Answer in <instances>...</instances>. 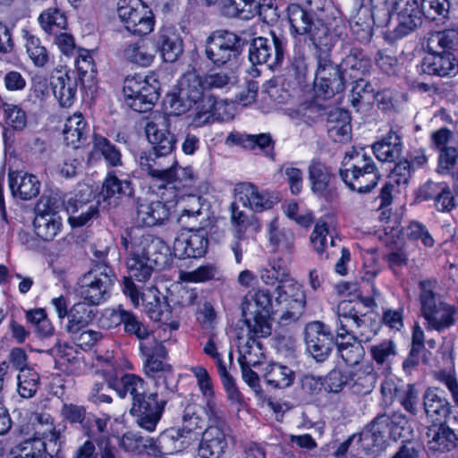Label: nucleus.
<instances>
[{
	"instance_id": "24",
	"label": "nucleus",
	"mask_w": 458,
	"mask_h": 458,
	"mask_svg": "<svg viewBox=\"0 0 458 458\" xmlns=\"http://www.w3.org/2000/svg\"><path fill=\"white\" fill-rule=\"evenodd\" d=\"M234 191L239 201L254 212L259 213L270 209L278 203L276 196L266 191H259L256 185L250 182L239 183Z\"/></svg>"
},
{
	"instance_id": "50",
	"label": "nucleus",
	"mask_w": 458,
	"mask_h": 458,
	"mask_svg": "<svg viewBox=\"0 0 458 458\" xmlns=\"http://www.w3.org/2000/svg\"><path fill=\"white\" fill-rule=\"evenodd\" d=\"M263 376L272 387L285 388L293 383L295 373L287 366L273 362L265 367Z\"/></svg>"
},
{
	"instance_id": "49",
	"label": "nucleus",
	"mask_w": 458,
	"mask_h": 458,
	"mask_svg": "<svg viewBox=\"0 0 458 458\" xmlns=\"http://www.w3.org/2000/svg\"><path fill=\"white\" fill-rule=\"evenodd\" d=\"M261 6L256 0H224L222 12L229 18L250 20L260 13Z\"/></svg>"
},
{
	"instance_id": "15",
	"label": "nucleus",
	"mask_w": 458,
	"mask_h": 458,
	"mask_svg": "<svg viewBox=\"0 0 458 458\" xmlns=\"http://www.w3.org/2000/svg\"><path fill=\"white\" fill-rule=\"evenodd\" d=\"M117 13L124 28L133 35H148L154 29V14L141 0H119Z\"/></svg>"
},
{
	"instance_id": "22",
	"label": "nucleus",
	"mask_w": 458,
	"mask_h": 458,
	"mask_svg": "<svg viewBox=\"0 0 458 458\" xmlns=\"http://www.w3.org/2000/svg\"><path fill=\"white\" fill-rule=\"evenodd\" d=\"M170 115L169 114H159L148 122L145 132L148 142L152 146L149 149L150 151L174 155L173 151L175 148L176 138L168 130Z\"/></svg>"
},
{
	"instance_id": "62",
	"label": "nucleus",
	"mask_w": 458,
	"mask_h": 458,
	"mask_svg": "<svg viewBox=\"0 0 458 458\" xmlns=\"http://www.w3.org/2000/svg\"><path fill=\"white\" fill-rule=\"evenodd\" d=\"M34 417L38 427L45 428L42 431L38 429L35 437H40L54 446L60 445L61 434L54 426L53 417L46 411L36 412Z\"/></svg>"
},
{
	"instance_id": "57",
	"label": "nucleus",
	"mask_w": 458,
	"mask_h": 458,
	"mask_svg": "<svg viewBox=\"0 0 458 458\" xmlns=\"http://www.w3.org/2000/svg\"><path fill=\"white\" fill-rule=\"evenodd\" d=\"M197 380V385L203 397L206 399L205 413L212 407L214 410H220L215 401V392L211 377L208 370L202 366H196L191 369Z\"/></svg>"
},
{
	"instance_id": "9",
	"label": "nucleus",
	"mask_w": 458,
	"mask_h": 458,
	"mask_svg": "<svg viewBox=\"0 0 458 458\" xmlns=\"http://www.w3.org/2000/svg\"><path fill=\"white\" fill-rule=\"evenodd\" d=\"M160 89L158 76L153 72L128 76L123 84L125 102L135 112H148L159 98Z\"/></svg>"
},
{
	"instance_id": "61",
	"label": "nucleus",
	"mask_w": 458,
	"mask_h": 458,
	"mask_svg": "<svg viewBox=\"0 0 458 458\" xmlns=\"http://www.w3.org/2000/svg\"><path fill=\"white\" fill-rule=\"evenodd\" d=\"M40 386V376L35 369L23 370L17 375V393L21 398L34 397Z\"/></svg>"
},
{
	"instance_id": "34",
	"label": "nucleus",
	"mask_w": 458,
	"mask_h": 458,
	"mask_svg": "<svg viewBox=\"0 0 458 458\" xmlns=\"http://www.w3.org/2000/svg\"><path fill=\"white\" fill-rule=\"evenodd\" d=\"M136 222L141 226L162 225L169 217V208L165 202L138 199Z\"/></svg>"
},
{
	"instance_id": "28",
	"label": "nucleus",
	"mask_w": 458,
	"mask_h": 458,
	"mask_svg": "<svg viewBox=\"0 0 458 458\" xmlns=\"http://www.w3.org/2000/svg\"><path fill=\"white\" fill-rule=\"evenodd\" d=\"M348 388L357 395L370 394L377 383L373 364L367 362L348 369Z\"/></svg>"
},
{
	"instance_id": "54",
	"label": "nucleus",
	"mask_w": 458,
	"mask_h": 458,
	"mask_svg": "<svg viewBox=\"0 0 458 458\" xmlns=\"http://www.w3.org/2000/svg\"><path fill=\"white\" fill-rule=\"evenodd\" d=\"M200 408L197 404H188L182 415V427L178 428L183 436L190 437L191 443L198 439V430L202 428L204 421L199 414Z\"/></svg>"
},
{
	"instance_id": "39",
	"label": "nucleus",
	"mask_w": 458,
	"mask_h": 458,
	"mask_svg": "<svg viewBox=\"0 0 458 458\" xmlns=\"http://www.w3.org/2000/svg\"><path fill=\"white\" fill-rule=\"evenodd\" d=\"M9 187L14 197L28 200L37 197L40 190V182L34 174L23 171L9 173Z\"/></svg>"
},
{
	"instance_id": "64",
	"label": "nucleus",
	"mask_w": 458,
	"mask_h": 458,
	"mask_svg": "<svg viewBox=\"0 0 458 458\" xmlns=\"http://www.w3.org/2000/svg\"><path fill=\"white\" fill-rule=\"evenodd\" d=\"M0 109L3 110L6 124L13 130L21 131L26 127L27 114L20 106L7 103L0 96Z\"/></svg>"
},
{
	"instance_id": "35",
	"label": "nucleus",
	"mask_w": 458,
	"mask_h": 458,
	"mask_svg": "<svg viewBox=\"0 0 458 458\" xmlns=\"http://www.w3.org/2000/svg\"><path fill=\"white\" fill-rule=\"evenodd\" d=\"M133 191L131 180L123 178V174L118 175L115 171H110L104 180L101 195L108 204L116 205L119 199L131 197Z\"/></svg>"
},
{
	"instance_id": "44",
	"label": "nucleus",
	"mask_w": 458,
	"mask_h": 458,
	"mask_svg": "<svg viewBox=\"0 0 458 458\" xmlns=\"http://www.w3.org/2000/svg\"><path fill=\"white\" fill-rule=\"evenodd\" d=\"M374 155L382 162H392L397 159L402 151V135L391 129L379 141L372 145Z\"/></svg>"
},
{
	"instance_id": "14",
	"label": "nucleus",
	"mask_w": 458,
	"mask_h": 458,
	"mask_svg": "<svg viewBox=\"0 0 458 458\" xmlns=\"http://www.w3.org/2000/svg\"><path fill=\"white\" fill-rule=\"evenodd\" d=\"M317 63L314 82L317 97L327 99L343 92L347 80L340 64H335L330 60L329 54H318Z\"/></svg>"
},
{
	"instance_id": "21",
	"label": "nucleus",
	"mask_w": 458,
	"mask_h": 458,
	"mask_svg": "<svg viewBox=\"0 0 458 458\" xmlns=\"http://www.w3.org/2000/svg\"><path fill=\"white\" fill-rule=\"evenodd\" d=\"M187 232L181 233L174 242V256L179 259H197L202 257L208 250V233L203 226L199 225H195L191 229L190 226Z\"/></svg>"
},
{
	"instance_id": "2",
	"label": "nucleus",
	"mask_w": 458,
	"mask_h": 458,
	"mask_svg": "<svg viewBox=\"0 0 458 458\" xmlns=\"http://www.w3.org/2000/svg\"><path fill=\"white\" fill-rule=\"evenodd\" d=\"M374 304L372 298H364L359 301L344 300L337 305L335 345L339 356L349 366H358L364 355L361 343L370 342L377 335L366 324L362 310Z\"/></svg>"
},
{
	"instance_id": "6",
	"label": "nucleus",
	"mask_w": 458,
	"mask_h": 458,
	"mask_svg": "<svg viewBox=\"0 0 458 458\" xmlns=\"http://www.w3.org/2000/svg\"><path fill=\"white\" fill-rule=\"evenodd\" d=\"M413 436L414 429L408 418L401 411H394L377 415L360 434L358 441L369 454L385 449L389 438L405 442Z\"/></svg>"
},
{
	"instance_id": "8",
	"label": "nucleus",
	"mask_w": 458,
	"mask_h": 458,
	"mask_svg": "<svg viewBox=\"0 0 458 458\" xmlns=\"http://www.w3.org/2000/svg\"><path fill=\"white\" fill-rule=\"evenodd\" d=\"M420 314L425 319L428 330L443 332L455 324L456 309L444 301L437 292L438 284L435 279L420 282Z\"/></svg>"
},
{
	"instance_id": "55",
	"label": "nucleus",
	"mask_w": 458,
	"mask_h": 458,
	"mask_svg": "<svg viewBox=\"0 0 458 458\" xmlns=\"http://www.w3.org/2000/svg\"><path fill=\"white\" fill-rule=\"evenodd\" d=\"M423 16L431 21L445 24L450 20L449 0H420Z\"/></svg>"
},
{
	"instance_id": "11",
	"label": "nucleus",
	"mask_w": 458,
	"mask_h": 458,
	"mask_svg": "<svg viewBox=\"0 0 458 458\" xmlns=\"http://www.w3.org/2000/svg\"><path fill=\"white\" fill-rule=\"evenodd\" d=\"M244 40L236 33L225 30L213 31L206 39L205 56L216 67L231 65L242 52Z\"/></svg>"
},
{
	"instance_id": "13",
	"label": "nucleus",
	"mask_w": 458,
	"mask_h": 458,
	"mask_svg": "<svg viewBox=\"0 0 458 458\" xmlns=\"http://www.w3.org/2000/svg\"><path fill=\"white\" fill-rule=\"evenodd\" d=\"M142 355L146 358L144 371L147 376L156 379V384L169 393H173L175 387L174 376L169 364L163 361L166 356V350L163 344L155 338L151 343H143L140 345Z\"/></svg>"
},
{
	"instance_id": "48",
	"label": "nucleus",
	"mask_w": 458,
	"mask_h": 458,
	"mask_svg": "<svg viewBox=\"0 0 458 458\" xmlns=\"http://www.w3.org/2000/svg\"><path fill=\"white\" fill-rule=\"evenodd\" d=\"M110 423V416L103 415L97 417L93 413H89L83 429L87 435L93 439L99 449V444L104 442L107 444L111 453L114 454V448L110 444L108 425Z\"/></svg>"
},
{
	"instance_id": "27",
	"label": "nucleus",
	"mask_w": 458,
	"mask_h": 458,
	"mask_svg": "<svg viewBox=\"0 0 458 458\" xmlns=\"http://www.w3.org/2000/svg\"><path fill=\"white\" fill-rule=\"evenodd\" d=\"M122 291L128 297L133 307L137 308L140 302L145 307L146 312L151 317L158 312L160 307L159 291L156 287H149L141 293L131 278H123Z\"/></svg>"
},
{
	"instance_id": "26",
	"label": "nucleus",
	"mask_w": 458,
	"mask_h": 458,
	"mask_svg": "<svg viewBox=\"0 0 458 458\" xmlns=\"http://www.w3.org/2000/svg\"><path fill=\"white\" fill-rule=\"evenodd\" d=\"M420 71L439 77L454 76L458 73V59L453 53L428 50L421 62Z\"/></svg>"
},
{
	"instance_id": "46",
	"label": "nucleus",
	"mask_w": 458,
	"mask_h": 458,
	"mask_svg": "<svg viewBox=\"0 0 458 458\" xmlns=\"http://www.w3.org/2000/svg\"><path fill=\"white\" fill-rule=\"evenodd\" d=\"M88 133L89 127L81 113H74L66 119L63 134L68 146L78 148L86 140Z\"/></svg>"
},
{
	"instance_id": "59",
	"label": "nucleus",
	"mask_w": 458,
	"mask_h": 458,
	"mask_svg": "<svg viewBox=\"0 0 458 458\" xmlns=\"http://www.w3.org/2000/svg\"><path fill=\"white\" fill-rule=\"evenodd\" d=\"M428 48L430 51L453 53L458 50V30H445L437 32L429 38Z\"/></svg>"
},
{
	"instance_id": "7",
	"label": "nucleus",
	"mask_w": 458,
	"mask_h": 458,
	"mask_svg": "<svg viewBox=\"0 0 458 458\" xmlns=\"http://www.w3.org/2000/svg\"><path fill=\"white\" fill-rule=\"evenodd\" d=\"M339 175L351 191L358 193L370 192L381 177L372 157L367 155L363 149L354 148L345 153Z\"/></svg>"
},
{
	"instance_id": "5",
	"label": "nucleus",
	"mask_w": 458,
	"mask_h": 458,
	"mask_svg": "<svg viewBox=\"0 0 458 458\" xmlns=\"http://www.w3.org/2000/svg\"><path fill=\"white\" fill-rule=\"evenodd\" d=\"M115 389L122 398L131 396V412L138 417V425L148 432L154 431L166 402L159 400L157 393L146 395V383L135 374H124L117 382Z\"/></svg>"
},
{
	"instance_id": "43",
	"label": "nucleus",
	"mask_w": 458,
	"mask_h": 458,
	"mask_svg": "<svg viewBox=\"0 0 458 458\" xmlns=\"http://www.w3.org/2000/svg\"><path fill=\"white\" fill-rule=\"evenodd\" d=\"M327 130L335 142H345L351 139V117L348 111L335 108L327 114Z\"/></svg>"
},
{
	"instance_id": "3",
	"label": "nucleus",
	"mask_w": 458,
	"mask_h": 458,
	"mask_svg": "<svg viewBox=\"0 0 458 458\" xmlns=\"http://www.w3.org/2000/svg\"><path fill=\"white\" fill-rule=\"evenodd\" d=\"M122 245L127 250L126 267L128 276L139 282L148 281L155 267L162 268L168 263L169 246L160 238L148 233H143L135 229L122 236Z\"/></svg>"
},
{
	"instance_id": "17",
	"label": "nucleus",
	"mask_w": 458,
	"mask_h": 458,
	"mask_svg": "<svg viewBox=\"0 0 458 458\" xmlns=\"http://www.w3.org/2000/svg\"><path fill=\"white\" fill-rule=\"evenodd\" d=\"M378 5L375 0H354L349 23L359 41H370L374 25L386 26L379 22L378 15L381 8Z\"/></svg>"
},
{
	"instance_id": "20",
	"label": "nucleus",
	"mask_w": 458,
	"mask_h": 458,
	"mask_svg": "<svg viewBox=\"0 0 458 458\" xmlns=\"http://www.w3.org/2000/svg\"><path fill=\"white\" fill-rule=\"evenodd\" d=\"M304 342L307 352L318 362L326 360L335 345V339L329 327L320 321L306 325Z\"/></svg>"
},
{
	"instance_id": "56",
	"label": "nucleus",
	"mask_w": 458,
	"mask_h": 458,
	"mask_svg": "<svg viewBox=\"0 0 458 458\" xmlns=\"http://www.w3.org/2000/svg\"><path fill=\"white\" fill-rule=\"evenodd\" d=\"M94 154H100L110 166H120L123 164L120 150L106 137L96 133L93 135L91 156Z\"/></svg>"
},
{
	"instance_id": "23",
	"label": "nucleus",
	"mask_w": 458,
	"mask_h": 458,
	"mask_svg": "<svg viewBox=\"0 0 458 458\" xmlns=\"http://www.w3.org/2000/svg\"><path fill=\"white\" fill-rule=\"evenodd\" d=\"M191 444L190 437L183 436L178 428H170L161 433L157 440L147 439L144 446L149 455L165 457L177 454Z\"/></svg>"
},
{
	"instance_id": "33",
	"label": "nucleus",
	"mask_w": 458,
	"mask_h": 458,
	"mask_svg": "<svg viewBox=\"0 0 458 458\" xmlns=\"http://www.w3.org/2000/svg\"><path fill=\"white\" fill-rule=\"evenodd\" d=\"M425 413L432 423L445 422L451 413V404L445 392L439 388H428L423 396Z\"/></svg>"
},
{
	"instance_id": "1",
	"label": "nucleus",
	"mask_w": 458,
	"mask_h": 458,
	"mask_svg": "<svg viewBox=\"0 0 458 458\" xmlns=\"http://www.w3.org/2000/svg\"><path fill=\"white\" fill-rule=\"evenodd\" d=\"M273 300L269 290L258 288L250 291L242 303V314L248 327V337L265 338L271 335L270 319H276L281 326L297 322L306 307V295L301 284L294 279L280 281Z\"/></svg>"
},
{
	"instance_id": "25",
	"label": "nucleus",
	"mask_w": 458,
	"mask_h": 458,
	"mask_svg": "<svg viewBox=\"0 0 458 458\" xmlns=\"http://www.w3.org/2000/svg\"><path fill=\"white\" fill-rule=\"evenodd\" d=\"M340 23L341 21L337 19L325 22L322 19L317 18L310 28V32H307L305 36L317 49L320 50L319 54H329L342 33Z\"/></svg>"
},
{
	"instance_id": "12",
	"label": "nucleus",
	"mask_w": 458,
	"mask_h": 458,
	"mask_svg": "<svg viewBox=\"0 0 458 458\" xmlns=\"http://www.w3.org/2000/svg\"><path fill=\"white\" fill-rule=\"evenodd\" d=\"M116 280L113 268L99 262L80 279L78 293L91 305H99L111 296V291Z\"/></svg>"
},
{
	"instance_id": "52",
	"label": "nucleus",
	"mask_w": 458,
	"mask_h": 458,
	"mask_svg": "<svg viewBox=\"0 0 458 458\" xmlns=\"http://www.w3.org/2000/svg\"><path fill=\"white\" fill-rule=\"evenodd\" d=\"M89 302L79 301L69 310L66 331H74L77 328H84L94 318L96 310Z\"/></svg>"
},
{
	"instance_id": "51",
	"label": "nucleus",
	"mask_w": 458,
	"mask_h": 458,
	"mask_svg": "<svg viewBox=\"0 0 458 458\" xmlns=\"http://www.w3.org/2000/svg\"><path fill=\"white\" fill-rule=\"evenodd\" d=\"M369 352L378 369H382L384 372H390L392 362L397 354L396 345L392 339H385L378 344L371 345Z\"/></svg>"
},
{
	"instance_id": "63",
	"label": "nucleus",
	"mask_w": 458,
	"mask_h": 458,
	"mask_svg": "<svg viewBox=\"0 0 458 458\" xmlns=\"http://www.w3.org/2000/svg\"><path fill=\"white\" fill-rule=\"evenodd\" d=\"M123 332L130 335L135 336L140 341V345L143 343H151V331L148 327L132 311L129 310L123 324Z\"/></svg>"
},
{
	"instance_id": "60",
	"label": "nucleus",
	"mask_w": 458,
	"mask_h": 458,
	"mask_svg": "<svg viewBox=\"0 0 458 458\" xmlns=\"http://www.w3.org/2000/svg\"><path fill=\"white\" fill-rule=\"evenodd\" d=\"M38 21L42 29L48 34H55L67 29V18L60 9L48 8L41 13Z\"/></svg>"
},
{
	"instance_id": "31",
	"label": "nucleus",
	"mask_w": 458,
	"mask_h": 458,
	"mask_svg": "<svg viewBox=\"0 0 458 458\" xmlns=\"http://www.w3.org/2000/svg\"><path fill=\"white\" fill-rule=\"evenodd\" d=\"M61 445L47 449V442L38 437L26 439L14 445L8 458H58Z\"/></svg>"
},
{
	"instance_id": "36",
	"label": "nucleus",
	"mask_w": 458,
	"mask_h": 458,
	"mask_svg": "<svg viewBox=\"0 0 458 458\" xmlns=\"http://www.w3.org/2000/svg\"><path fill=\"white\" fill-rule=\"evenodd\" d=\"M156 47L150 38H142L124 44L123 57L129 63L141 67L152 64L156 58Z\"/></svg>"
},
{
	"instance_id": "42",
	"label": "nucleus",
	"mask_w": 458,
	"mask_h": 458,
	"mask_svg": "<svg viewBox=\"0 0 458 458\" xmlns=\"http://www.w3.org/2000/svg\"><path fill=\"white\" fill-rule=\"evenodd\" d=\"M381 8L379 12V22L388 25L394 12L396 14L423 15L421 4L418 0H375Z\"/></svg>"
},
{
	"instance_id": "58",
	"label": "nucleus",
	"mask_w": 458,
	"mask_h": 458,
	"mask_svg": "<svg viewBox=\"0 0 458 458\" xmlns=\"http://www.w3.org/2000/svg\"><path fill=\"white\" fill-rule=\"evenodd\" d=\"M259 276L262 283L266 285L280 284V281L292 279L288 276L286 263L283 258H277L268 262L259 271Z\"/></svg>"
},
{
	"instance_id": "10",
	"label": "nucleus",
	"mask_w": 458,
	"mask_h": 458,
	"mask_svg": "<svg viewBox=\"0 0 458 458\" xmlns=\"http://www.w3.org/2000/svg\"><path fill=\"white\" fill-rule=\"evenodd\" d=\"M208 427L202 433L198 454L201 458H220L228 448L231 430L221 410L206 412Z\"/></svg>"
},
{
	"instance_id": "47",
	"label": "nucleus",
	"mask_w": 458,
	"mask_h": 458,
	"mask_svg": "<svg viewBox=\"0 0 458 458\" xmlns=\"http://www.w3.org/2000/svg\"><path fill=\"white\" fill-rule=\"evenodd\" d=\"M287 16L293 31L301 36L310 32V28L318 18L312 11H308L297 4L288 5Z\"/></svg>"
},
{
	"instance_id": "53",
	"label": "nucleus",
	"mask_w": 458,
	"mask_h": 458,
	"mask_svg": "<svg viewBox=\"0 0 458 458\" xmlns=\"http://www.w3.org/2000/svg\"><path fill=\"white\" fill-rule=\"evenodd\" d=\"M376 98L375 90L370 82L364 80L355 81L349 96L350 102L356 111L367 110Z\"/></svg>"
},
{
	"instance_id": "30",
	"label": "nucleus",
	"mask_w": 458,
	"mask_h": 458,
	"mask_svg": "<svg viewBox=\"0 0 458 458\" xmlns=\"http://www.w3.org/2000/svg\"><path fill=\"white\" fill-rule=\"evenodd\" d=\"M268 242L273 246V251L283 258L284 263H290L295 252V237L293 231L286 228L280 229L277 220L274 219L268 225Z\"/></svg>"
},
{
	"instance_id": "40",
	"label": "nucleus",
	"mask_w": 458,
	"mask_h": 458,
	"mask_svg": "<svg viewBox=\"0 0 458 458\" xmlns=\"http://www.w3.org/2000/svg\"><path fill=\"white\" fill-rule=\"evenodd\" d=\"M428 446L432 451L448 452L456 445V435L445 422L432 423L426 433Z\"/></svg>"
},
{
	"instance_id": "41",
	"label": "nucleus",
	"mask_w": 458,
	"mask_h": 458,
	"mask_svg": "<svg viewBox=\"0 0 458 458\" xmlns=\"http://www.w3.org/2000/svg\"><path fill=\"white\" fill-rule=\"evenodd\" d=\"M50 84L53 94L63 107H70L76 97L77 81L71 78L67 73H62L56 71L52 73Z\"/></svg>"
},
{
	"instance_id": "4",
	"label": "nucleus",
	"mask_w": 458,
	"mask_h": 458,
	"mask_svg": "<svg viewBox=\"0 0 458 458\" xmlns=\"http://www.w3.org/2000/svg\"><path fill=\"white\" fill-rule=\"evenodd\" d=\"M216 98L207 93L201 76L195 72L185 73L179 81L176 92L167 94L165 98L169 114L178 116L195 109L192 124L204 126L212 121Z\"/></svg>"
},
{
	"instance_id": "16",
	"label": "nucleus",
	"mask_w": 458,
	"mask_h": 458,
	"mask_svg": "<svg viewBox=\"0 0 458 458\" xmlns=\"http://www.w3.org/2000/svg\"><path fill=\"white\" fill-rule=\"evenodd\" d=\"M140 168L159 182V189H167L177 178L178 162L174 155L146 150L140 155Z\"/></svg>"
},
{
	"instance_id": "18",
	"label": "nucleus",
	"mask_w": 458,
	"mask_h": 458,
	"mask_svg": "<svg viewBox=\"0 0 458 458\" xmlns=\"http://www.w3.org/2000/svg\"><path fill=\"white\" fill-rule=\"evenodd\" d=\"M270 38L258 37L252 39L249 47V59L253 64H267L270 68L280 64L284 57L286 38L276 31H270Z\"/></svg>"
},
{
	"instance_id": "29",
	"label": "nucleus",
	"mask_w": 458,
	"mask_h": 458,
	"mask_svg": "<svg viewBox=\"0 0 458 458\" xmlns=\"http://www.w3.org/2000/svg\"><path fill=\"white\" fill-rule=\"evenodd\" d=\"M176 205L181 211L178 217L179 223L182 226L194 228L198 223L205 219L202 212L204 199L202 197L195 194H185L178 196L175 194Z\"/></svg>"
},
{
	"instance_id": "38",
	"label": "nucleus",
	"mask_w": 458,
	"mask_h": 458,
	"mask_svg": "<svg viewBox=\"0 0 458 458\" xmlns=\"http://www.w3.org/2000/svg\"><path fill=\"white\" fill-rule=\"evenodd\" d=\"M340 66L347 80L359 81L367 74L371 68V60L358 47H351L348 54L342 59Z\"/></svg>"
},
{
	"instance_id": "32",
	"label": "nucleus",
	"mask_w": 458,
	"mask_h": 458,
	"mask_svg": "<svg viewBox=\"0 0 458 458\" xmlns=\"http://www.w3.org/2000/svg\"><path fill=\"white\" fill-rule=\"evenodd\" d=\"M327 236L331 246H335L337 239L336 221L334 216L325 215L320 217L314 226L310 235V242L316 253L322 257L327 247Z\"/></svg>"
},
{
	"instance_id": "45",
	"label": "nucleus",
	"mask_w": 458,
	"mask_h": 458,
	"mask_svg": "<svg viewBox=\"0 0 458 458\" xmlns=\"http://www.w3.org/2000/svg\"><path fill=\"white\" fill-rule=\"evenodd\" d=\"M311 191L318 197H326L329 192L331 171L319 159H312L308 168Z\"/></svg>"
},
{
	"instance_id": "19",
	"label": "nucleus",
	"mask_w": 458,
	"mask_h": 458,
	"mask_svg": "<svg viewBox=\"0 0 458 458\" xmlns=\"http://www.w3.org/2000/svg\"><path fill=\"white\" fill-rule=\"evenodd\" d=\"M60 205L55 198L42 196L36 207L33 226L36 235L49 242L61 232L63 219L58 213Z\"/></svg>"
},
{
	"instance_id": "37",
	"label": "nucleus",
	"mask_w": 458,
	"mask_h": 458,
	"mask_svg": "<svg viewBox=\"0 0 458 458\" xmlns=\"http://www.w3.org/2000/svg\"><path fill=\"white\" fill-rule=\"evenodd\" d=\"M151 39L156 54L160 53L165 62H175L183 52L182 40L170 29H162Z\"/></svg>"
}]
</instances>
